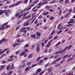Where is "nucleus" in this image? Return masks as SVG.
<instances>
[{
    "label": "nucleus",
    "mask_w": 75,
    "mask_h": 75,
    "mask_svg": "<svg viewBox=\"0 0 75 75\" xmlns=\"http://www.w3.org/2000/svg\"><path fill=\"white\" fill-rule=\"evenodd\" d=\"M25 54V52H23L22 53H21L20 55V57H21V55H24V54Z\"/></svg>",
    "instance_id": "5701e85b"
},
{
    "label": "nucleus",
    "mask_w": 75,
    "mask_h": 75,
    "mask_svg": "<svg viewBox=\"0 0 75 75\" xmlns=\"http://www.w3.org/2000/svg\"><path fill=\"white\" fill-rule=\"evenodd\" d=\"M20 13H22L23 12V11L21 9H20L19 10Z\"/></svg>",
    "instance_id": "bf43d9fd"
},
{
    "label": "nucleus",
    "mask_w": 75,
    "mask_h": 75,
    "mask_svg": "<svg viewBox=\"0 0 75 75\" xmlns=\"http://www.w3.org/2000/svg\"><path fill=\"white\" fill-rule=\"evenodd\" d=\"M37 65L36 64H34L33 65H32L31 66V67L32 68H34V67H35L36 66H37Z\"/></svg>",
    "instance_id": "cd10ccee"
},
{
    "label": "nucleus",
    "mask_w": 75,
    "mask_h": 75,
    "mask_svg": "<svg viewBox=\"0 0 75 75\" xmlns=\"http://www.w3.org/2000/svg\"><path fill=\"white\" fill-rule=\"evenodd\" d=\"M74 19H70V20L68 22V24H70V23H73L74 22Z\"/></svg>",
    "instance_id": "6e6552de"
},
{
    "label": "nucleus",
    "mask_w": 75,
    "mask_h": 75,
    "mask_svg": "<svg viewBox=\"0 0 75 75\" xmlns=\"http://www.w3.org/2000/svg\"><path fill=\"white\" fill-rule=\"evenodd\" d=\"M54 33H55V30H53L50 34V36H51L52 34H54Z\"/></svg>",
    "instance_id": "58836bf2"
},
{
    "label": "nucleus",
    "mask_w": 75,
    "mask_h": 75,
    "mask_svg": "<svg viewBox=\"0 0 75 75\" xmlns=\"http://www.w3.org/2000/svg\"><path fill=\"white\" fill-rule=\"evenodd\" d=\"M69 55L68 54H67L65 55L63 57V59H65V58H67V57H68Z\"/></svg>",
    "instance_id": "4be33fe9"
},
{
    "label": "nucleus",
    "mask_w": 75,
    "mask_h": 75,
    "mask_svg": "<svg viewBox=\"0 0 75 75\" xmlns=\"http://www.w3.org/2000/svg\"><path fill=\"white\" fill-rule=\"evenodd\" d=\"M19 15H20V13L16 14V15H15V16L16 17H18V16H19Z\"/></svg>",
    "instance_id": "13d9d810"
},
{
    "label": "nucleus",
    "mask_w": 75,
    "mask_h": 75,
    "mask_svg": "<svg viewBox=\"0 0 75 75\" xmlns=\"http://www.w3.org/2000/svg\"><path fill=\"white\" fill-rule=\"evenodd\" d=\"M44 73V71H42L40 72V73L39 74V75H42Z\"/></svg>",
    "instance_id": "473e14b6"
},
{
    "label": "nucleus",
    "mask_w": 75,
    "mask_h": 75,
    "mask_svg": "<svg viewBox=\"0 0 75 75\" xmlns=\"http://www.w3.org/2000/svg\"><path fill=\"white\" fill-rule=\"evenodd\" d=\"M13 60V58L10 59H8L7 60V61L8 62H11V61H12Z\"/></svg>",
    "instance_id": "393cba45"
},
{
    "label": "nucleus",
    "mask_w": 75,
    "mask_h": 75,
    "mask_svg": "<svg viewBox=\"0 0 75 75\" xmlns=\"http://www.w3.org/2000/svg\"><path fill=\"white\" fill-rule=\"evenodd\" d=\"M48 10H49L50 12H53V11H54V10L52 9H48Z\"/></svg>",
    "instance_id": "5fc2aeb1"
},
{
    "label": "nucleus",
    "mask_w": 75,
    "mask_h": 75,
    "mask_svg": "<svg viewBox=\"0 0 75 75\" xmlns=\"http://www.w3.org/2000/svg\"><path fill=\"white\" fill-rule=\"evenodd\" d=\"M30 24V22L28 21H26L25 22L23 25V27H25Z\"/></svg>",
    "instance_id": "7ed1b4c3"
},
{
    "label": "nucleus",
    "mask_w": 75,
    "mask_h": 75,
    "mask_svg": "<svg viewBox=\"0 0 75 75\" xmlns=\"http://www.w3.org/2000/svg\"><path fill=\"white\" fill-rule=\"evenodd\" d=\"M59 65H60V64H57L56 65V67H58V66H59Z\"/></svg>",
    "instance_id": "774afa93"
},
{
    "label": "nucleus",
    "mask_w": 75,
    "mask_h": 75,
    "mask_svg": "<svg viewBox=\"0 0 75 75\" xmlns=\"http://www.w3.org/2000/svg\"><path fill=\"white\" fill-rule=\"evenodd\" d=\"M65 61V59H63V60H61V61L59 62L60 64H62V63H63V62H64V61Z\"/></svg>",
    "instance_id": "b1692460"
},
{
    "label": "nucleus",
    "mask_w": 75,
    "mask_h": 75,
    "mask_svg": "<svg viewBox=\"0 0 75 75\" xmlns=\"http://www.w3.org/2000/svg\"><path fill=\"white\" fill-rule=\"evenodd\" d=\"M26 65V64H23L22 66V68H24V67H25Z\"/></svg>",
    "instance_id": "a18cd8bd"
},
{
    "label": "nucleus",
    "mask_w": 75,
    "mask_h": 75,
    "mask_svg": "<svg viewBox=\"0 0 75 75\" xmlns=\"http://www.w3.org/2000/svg\"><path fill=\"white\" fill-rule=\"evenodd\" d=\"M59 55H60L59 54H57L54 56V58L55 59L57 58L59 56Z\"/></svg>",
    "instance_id": "37998d69"
},
{
    "label": "nucleus",
    "mask_w": 75,
    "mask_h": 75,
    "mask_svg": "<svg viewBox=\"0 0 75 75\" xmlns=\"http://www.w3.org/2000/svg\"><path fill=\"white\" fill-rule=\"evenodd\" d=\"M1 50H0V55H1L2 54L4 53V51L3 50L2 51Z\"/></svg>",
    "instance_id": "c85d7f7f"
},
{
    "label": "nucleus",
    "mask_w": 75,
    "mask_h": 75,
    "mask_svg": "<svg viewBox=\"0 0 75 75\" xmlns=\"http://www.w3.org/2000/svg\"><path fill=\"white\" fill-rule=\"evenodd\" d=\"M31 62H29L27 63L26 64L27 65H30V64H31Z\"/></svg>",
    "instance_id": "338daca9"
},
{
    "label": "nucleus",
    "mask_w": 75,
    "mask_h": 75,
    "mask_svg": "<svg viewBox=\"0 0 75 75\" xmlns=\"http://www.w3.org/2000/svg\"><path fill=\"white\" fill-rule=\"evenodd\" d=\"M62 24L61 23H60L58 25V26H57V28H60L61 27V25Z\"/></svg>",
    "instance_id": "72a5a7b5"
},
{
    "label": "nucleus",
    "mask_w": 75,
    "mask_h": 75,
    "mask_svg": "<svg viewBox=\"0 0 75 75\" xmlns=\"http://www.w3.org/2000/svg\"><path fill=\"white\" fill-rule=\"evenodd\" d=\"M57 61L56 60H55L52 62V65H54V64H55L56 63H57Z\"/></svg>",
    "instance_id": "6ab92c4d"
},
{
    "label": "nucleus",
    "mask_w": 75,
    "mask_h": 75,
    "mask_svg": "<svg viewBox=\"0 0 75 75\" xmlns=\"http://www.w3.org/2000/svg\"><path fill=\"white\" fill-rule=\"evenodd\" d=\"M14 6H14V4L10 5L8 7H9V8L13 7H14Z\"/></svg>",
    "instance_id": "79ce46f5"
},
{
    "label": "nucleus",
    "mask_w": 75,
    "mask_h": 75,
    "mask_svg": "<svg viewBox=\"0 0 75 75\" xmlns=\"http://www.w3.org/2000/svg\"><path fill=\"white\" fill-rule=\"evenodd\" d=\"M6 41V38H4L0 40V45L3 42H4Z\"/></svg>",
    "instance_id": "423d86ee"
},
{
    "label": "nucleus",
    "mask_w": 75,
    "mask_h": 75,
    "mask_svg": "<svg viewBox=\"0 0 75 75\" xmlns=\"http://www.w3.org/2000/svg\"><path fill=\"white\" fill-rule=\"evenodd\" d=\"M29 13H30L29 11H28L27 12H25V13H24V14H21L20 15H19L18 16V18H21V17H22H22H25V16H27V15H28V14Z\"/></svg>",
    "instance_id": "f257e3e1"
},
{
    "label": "nucleus",
    "mask_w": 75,
    "mask_h": 75,
    "mask_svg": "<svg viewBox=\"0 0 75 75\" xmlns=\"http://www.w3.org/2000/svg\"><path fill=\"white\" fill-rule=\"evenodd\" d=\"M60 42H58L57 44H56L55 45V46L56 47V46H57V45H58L60 44Z\"/></svg>",
    "instance_id": "e2e57ef3"
},
{
    "label": "nucleus",
    "mask_w": 75,
    "mask_h": 75,
    "mask_svg": "<svg viewBox=\"0 0 75 75\" xmlns=\"http://www.w3.org/2000/svg\"><path fill=\"white\" fill-rule=\"evenodd\" d=\"M10 27V25H6L5 28L6 29H7V28H9Z\"/></svg>",
    "instance_id": "a878e982"
},
{
    "label": "nucleus",
    "mask_w": 75,
    "mask_h": 75,
    "mask_svg": "<svg viewBox=\"0 0 75 75\" xmlns=\"http://www.w3.org/2000/svg\"><path fill=\"white\" fill-rule=\"evenodd\" d=\"M33 57V54H30L28 56V58H31Z\"/></svg>",
    "instance_id": "2eb2a0df"
},
{
    "label": "nucleus",
    "mask_w": 75,
    "mask_h": 75,
    "mask_svg": "<svg viewBox=\"0 0 75 75\" xmlns=\"http://www.w3.org/2000/svg\"><path fill=\"white\" fill-rule=\"evenodd\" d=\"M42 17V16L40 15L39 16V17H38V18L40 19V18H41Z\"/></svg>",
    "instance_id": "6e6d98bb"
},
{
    "label": "nucleus",
    "mask_w": 75,
    "mask_h": 75,
    "mask_svg": "<svg viewBox=\"0 0 75 75\" xmlns=\"http://www.w3.org/2000/svg\"><path fill=\"white\" fill-rule=\"evenodd\" d=\"M12 73H13V71H11L8 73V75H10Z\"/></svg>",
    "instance_id": "864d4df0"
},
{
    "label": "nucleus",
    "mask_w": 75,
    "mask_h": 75,
    "mask_svg": "<svg viewBox=\"0 0 75 75\" xmlns=\"http://www.w3.org/2000/svg\"><path fill=\"white\" fill-rule=\"evenodd\" d=\"M8 24V22H7L6 23L3 24V26H6V25H7Z\"/></svg>",
    "instance_id": "de8ad7c7"
},
{
    "label": "nucleus",
    "mask_w": 75,
    "mask_h": 75,
    "mask_svg": "<svg viewBox=\"0 0 75 75\" xmlns=\"http://www.w3.org/2000/svg\"><path fill=\"white\" fill-rule=\"evenodd\" d=\"M52 70H53V68L52 67H50L47 69L48 73H50V72H51L52 71Z\"/></svg>",
    "instance_id": "39448f33"
},
{
    "label": "nucleus",
    "mask_w": 75,
    "mask_h": 75,
    "mask_svg": "<svg viewBox=\"0 0 75 75\" xmlns=\"http://www.w3.org/2000/svg\"><path fill=\"white\" fill-rule=\"evenodd\" d=\"M30 37L31 38H35V34H34L31 35Z\"/></svg>",
    "instance_id": "aec40b11"
},
{
    "label": "nucleus",
    "mask_w": 75,
    "mask_h": 75,
    "mask_svg": "<svg viewBox=\"0 0 75 75\" xmlns=\"http://www.w3.org/2000/svg\"><path fill=\"white\" fill-rule=\"evenodd\" d=\"M73 25H74V23L68 24L67 25V27H71V26H72Z\"/></svg>",
    "instance_id": "a211bd4d"
},
{
    "label": "nucleus",
    "mask_w": 75,
    "mask_h": 75,
    "mask_svg": "<svg viewBox=\"0 0 75 75\" xmlns=\"http://www.w3.org/2000/svg\"><path fill=\"white\" fill-rule=\"evenodd\" d=\"M62 30H60V31H59L57 32V34H59V33H61L62 32Z\"/></svg>",
    "instance_id": "69168bd1"
},
{
    "label": "nucleus",
    "mask_w": 75,
    "mask_h": 75,
    "mask_svg": "<svg viewBox=\"0 0 75 75\" xmlns=\"http://www.w3.org/2000/svg\"><path fill=\"white\" fill-rule=\"evenodd\" d=\"M39 1V0H37L36 1H35L33 2L34 4H35L37 3Z\"/></svg>",
    "instance_id": "2f4dec72"
},
{
    "label": "nucleus",
    "mask_w": 75,
    "mask_h": 75,
    "mask_svg": "<svg viewBox=\"0 0 75 75\" xmlns=\"http://www.w3.org/2000/svg\"><path fill=\"white\" fill-rule=\"evenodd\" d=\"M21 32H22V33H23L24 34H26L27 33V30H26V29H27V28L26 27H23L21 28Z\"/></svg>",
    "instance_id": "f03ea898"
},
{
    "label": "nucleus",
    "mask_w": 75,
    "mask_h": 75,
    "mask_svg": "<svg viewBox=\"0 0 75 75\" xmlns=\"http://www.w3.org/2000/svg\"><path fill=\"white\" fill-rule=\"evenodd\" d=\"M50 8H51V6H46V9H50Z\"/></svg>",
    "instance_id": "e433bc0d"
},
{
    "label": "nucleus",
    "mask_w": 75,
    "mask_h": 75,
    "mask_svg": "<svg viewBox=\"0 0 75 75\" xmlns=\"http://www.w3.org/2000/svg\"><path fill=\"white\" fill-rule=\"evenodd\" d=\"M67 47H66L64 50H63V52L65 51H66V50H67Z\"/></svg>",
    "instance_id": "4d7b16f0"
},
{
    "label": "nucleus",
    "mask_w": 75,
    "mask_h": 75,
    "mask_svg": "<svg viewBox=\"0 0 75 75\" xmlns=\"http://www.w3.org/2000/svg\"><path fill=\"white\" fill-rule=\"evenodd\" d=\"M72 59H73V58L72 57H71L67 60V61L68 62H69V61H71V60H72Z\"/></svg>",
    "instance_id": "c756f323"
},
{
    "label": "nucleus",
    "mask_w": 75,
    "mask_h": 75,
    "mask_svg": "<svg viewBox=\"0 0 75 75\" xmlns=\"http://www.w3.org/2000/svg\"><path fill=\"white\" fill-rule=\"evenodd\" d=\"M41 70H42L41 69H38L36 71L35 74H36L37 75H38V74H39V73H40V72L41 71Z\"/></svg>",
    "instance_id": "20e7f679"
},
{
    "label": "nucleus",
    "mask_w": 75,
    "mask_h": 75,
    "mask_svg": "<svg viewBox=\"0 0 75 75\" xmlns=\"http://www.w3.org/2000/svg\"><path fill=\"white\" fill-rule=\"evenodd\" d=\"M42 58V57H38L36 59V61H38V60H39V59H41V58Z\"/></svg>",
    "instance_id": "c9c22d12"
},
{
    "label": "nucleus",
    "mask_w": 75,
    "mask_h": 75,
    "mask_svg": "<svg viewBox=\"0 0 75 75\" xmlns=\"http://www.w3.org/2000/svg\"><path fill=\"white\" fill-rule=\"evenodd\" d=\"M29 44H27L24 46V47L26 48V47H29Z\"/></svg>",
    "instance_id": "ea45409f"
},
{
    "label": "nucleus",
    "mask_w": 75,
    "mask_h": 75,
    "mask_svg": "<svg viewBox=\"0 0 75 75\" xmlns=\"http://www.w3.org/2000/svg\"><path fill=\"white\" fill-rule=\"evenodd\" d=\"M72 9H70L68 11V12L69 13H71V12H72Z\"/></svg>",
    "instance_id": "8fccbe9b"
},
{
    "label": "nucleus",
    "mask_w": 75,
    "mask_h": 75,
    "mask_svg": "<svg viewBox=\"0 0 75 75\" xmlns=\"http://www.w3.org/2000/svg\"><path fill=\"white\" fill-rule=\"evenodd\" d=\"M41 34L40 33L39 31L37 32L36 33V36H38V37H39V36H41Z\"/></svg>",
    "instance_id": "1a4fd4ad"
},
{
    "label": "nucleus",
    "mask_w": 75,
    "mask_h": 75,
    "mask_svg": "<svg viewBox=\"0 0 75 75\" xmlns=\"http://www.w3.org/2000/svg\"><path fill=\"white\" fill-rule=\"evenodd\" d=\"M8 12L9 13V14H11V13H12V11H11L10 10H8Z\"/></svg>",
    "instance_id": "680f3d73"
},
{
    "label": "nucleus",
    "mask_w": 75,
    "mask_h": 75,
    "mask_svg": "<svg viewBox=\"0 0 75 75\" xmlns=\"http://www.w3.org/2000/svg\"><path fill=\"white\" fill-rule=\"evenodd\" d=\"M40 47L39 46H37V47L36 49V52H38L40 51Z\"/></svg>",
    "instance_id": "9b49d317"
},
{
    "label": "nucleus",
    "mask_w": 75,
    "mask_h": 75,
    "mask_svg": "<svg viewBox=\"0 0 75 75\" xmlns=\"http://www.w3.org/2000/svg\"><path fill=\"white\" fill-rule=\"evenodd\" d=\"M52 41V40L51 39L48 43L47 45H50V46L51 45V42Z\"/></svg>",
    "instance_id": "4468645a"
},
{
    "label": "nucleus",
    "mask_w": 75,
    "mask_h": 75,
    "mask_svg": "<svg viewBox=\"0 0 75 75\" xmlns=\"http://www.w3.org/2000/svg\"><path fill=\"white\" fill-rule=\"evenodd\" d=\"M22 22V21L21 20L19 21L17 23V24H21V22Z\"/></svg>",
    "instance_id": "603ef678"
},
{
    "label": "nucleus",
    "mask_w": 75,
    "mask_h": 75,
    "mask_svg": "<svg viewBox=\"0 0 75 75\" xmlns=\"http://www.w3.org/2000/svg\"><path fill=\"white\" fill-rule=\"evenodd\" d=\"M61 57H60L58 58L57 59H56V61H59V60H61Z\"/></svg>",
    "instance_id": "09e8293b"
},
{
    "label": "nucleus",
    "mask_w": 75,
    "mask_h": 75,
    "mask_svg": "<svg viewBox=\"0 0 75 75\" xmlns=\"http://www.w3.org/2000/svg\"><path fill=\"white\" fill-rule=\"evenodd\" d=\"M4 13H5V15L6 16H9V14H8V12L6 11H5Z\"/></svg>",
    "instance_id": "412c9836"
},
{
    "label": "nucleus",
    "mask_w": 75,
    "mask_h": 75,
    "mask_svg": "<svg viewBox=\"0 0 75 75\" xmlns=\"http://www.w3.org/2000/svg\"><path fill=\"white\" fill-rule=\"evenodd\" d=\"M10 68V65H8L6 67V69H7V70H8V69H9Z\"/></svg>",
    "instance_id": "f704fd0d"
},
{
    "label": "nucleus",
    "mask_w": 75,
    "mask_h": 75,
    "mask_svg": "<svg viewBox=\"0 0 75 75\" xmlns=\"http://www.w3.org/2000/svg\"><path fill=\"white\" fill-rule=\"evenodd\" d=\"M47 3H48V2L47 1H45L43 2V4H46Z\"/></svg>",
    "instance_id": "4c0bfd02"
},
{
    "label": "nucleus",
    "mask_w": 75,
    "mask_h": 75,
    "mask_svg": "<svg viewBox=\"0 0 75 75\" xmlns=\"http://www.w3.org/2000/svg\"><path fill=\"white\" fill-rule=\"evenodd\" d=\"M62 13V10H60L59 11V16H60L61 15V13Z\"/></svg>",
    "instance_id": "3c124183"
},
{
    "label": "nucleus",
    "mask_w": 75,
    "mask_h": 75,
    "mask_svg": "<svg viewBox=\"0 0 75 75\" xmlns=\"http://www.w3.org/2000/svg\"><path fill=\"white\" fill-rule=\"evenodd\" d=\"M53 19H54V17H53L52 16L50 17V20H53Z\"/></svg>",
    "instance_id": "c03bdc74"
},
{
    "label": "nucleus",
    "mask_w": 75,
    "mask_h": 75,
    "mask_svg": "<svg viewBox=\"0 0 75 75\" xmlns=\"http://www.w3.org/2000/svg\"><path fill=\"white\" fill-rule=\"evenodd\" d=\"M42 4H43V2H40L38 4V6H41V5H42Z\"/></svg>",
    "instance_id": "a19ab883"
},
{
    "label": "nucleus",
    "mask_w": 75,
    "mask_h": 75,
    "mask_svg": "<svg viewBox=\"0 0 75 75\" xmlns=\"http://www.w3.org/2000/svg\"><path fill=\"white\" fill-rule=\"evenodd\" d=\"M31 14L29 15L28 16H27L26 18V19H28V18H30L31 17Z\"/></svg>",
    "instance_id": "f3484780"
},
{
    "label": "nucleus",
    "mask_w": 75,
    "mask_h": 75,
    "mask_svg": "<svg viewBox=\"0 0 75 75\" xmlns=\"http://www.w3.org/2000/svg\"><path fill=\"white\" fill-rule=\"evenodd\" d=\"M55 1H56V0L52 1L50 2V3H51V4H53V3H54Z\"/></svg>",
    "instance_id": "7c9ffc66"
},
{
    "label": "nucleus",
    "mask_w": 75,
    "mask_h": 75,
    "mask_svg": "<svg viewBox=\"0 0 75 75\" xmlns=\"http://www.w3.org/2000/svg\"><path fill=\"white\" fill-rule=\"evenodd\" d=\"M14 63H13L12 64L11 69H14Z\"/></svg>",
    "instance_id": "bb28decb"
},
{
    "label": "nucleus",
    "mask_w": 75,
    "mask_h": 75,
    "mask_svg": "<svg viewBox=\"0 0 75 75\" xmlns=\"http://www.w3.org/2000/svg\"><path fill=\"white\" fill-rule=\"evenodd\" d=\"M6 62V60H3L2 62V64H5Z\"/></svg>",
    "instance_id": "052dcab7"
},
{
    "label": "nucleus",
    "mask_w": 75,
    "mask_h": 75,
    "mask_svg": "<svg viewBox=\"0 0 75 75\" xmlns=\"http://www.w3.org/2000/svg\"><path fill=\"white\" fill-rule=\"evenodd\" d=\"M58 38V36H56L54 38L53 40H55V39H57V38Z\"/></svg>",
    "instance_id": "49530a36"
},
{
    "label": "nucleus",
    "mask_w": 75,
    "mask_h": 75,
    "mask_svg": "<svg viewBox=\"0 0 75 75\" xmlns=\"http://www.w3.org/2000/svg\"><path fill=\"white\" fill-rule=\"evenodd\" d=\"M19 44L20 43H16V44H14L13 45V47L14 48H15V47H16V46H17V45H19Z\"/></svg>",
    "instance_id": "ddd939ff"
},
{
    "label": "nucleus",
    "mask_w": 75,
    "mask_h": 75,
    "mask_svg": "<svg viewBox=\"0 0 75 75\" xmlns=\"http://www.w3.org/2000/svg\"><path fill=\"white\" fill-rule=\"evenodd\" d=\"M24 51H25V52H28V51H29V50H27V49H25V50Z\"/></svg>",
    "instance_id": "0e129e2a"
},
{
    "label": "nucleus",
    "mask_w": 75,
    "mask_h": 75,
    "mask_svg": "<svg viewBox=\"0 0 75 75\" xmlns=\"http://www.w3.org/2000/svg\"><path fill=\"white\" fill-rule=\"evenodd\" d=\"M21 2H22V1H21L18 2H17L16 3L14 4V6H18L19 4H20V3H21Z\"/></svg>",
    "instance_id": "0eeeda50"
},
{
    "label": "nucleus",
    "mask_w": 75,
    "mask_h": 75,
    "mask_svg": "<svg viewBox=\"0 0 75 75\" xmlns=\"http://www.w3.org/2000/svg\"><path fill=\"white\" fill-rule=\"evenodd\" d=\"M4 27H5V26H2L0 28V30H4Z\"/></svg>",
    "instance_id": "dca6fc26"
},
{
    "label": "nucleus",
    "mask_w": 75,
    "mask_h": 75,
    "mask_svg": "<svg viewBox=\"0 0 75 75\" xmlns=\"http://www.w3.org/2000/svg\"><path fill=\"white\" fill-rule=\"evenodd\" d=\"M6 10L3 11L2 10H0V15H2L3 14L5 13V11Z\"/></svg>",
    "instance_id": "9d476101"
},
{
    "label": "nucleus",
    "mask_w": 75,
    "mask_h": 75,
    "mask_svg": "<svg viewBox=\"0 0 75 75\" xmlns=\"http://www.w3.org/2000/svg\"><path fill=\"white\" fill-rule=\"evenodd\" d=\"M30 68H31V67H27L25 69V71H29Z\"/></svg>",
    "instance_id": "f8f14e48"
}]
</instances>
